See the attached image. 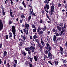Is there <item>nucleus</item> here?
<instances>
[{
    "instance_id": "obj_1",
    "label": "nucleus",
    "mask_w": 67,
    "mask_h": 67,
    "mask_svg": "<svg viewBox=\"0 0 67 67\" xmlns=\"http://www.w3.org/2000/svg\"><path fill=\"white\" fill-rule=\"evenodd\" d=\"M25 27L26 28V29H27V30H26L25 29H23V30L24 32L25 33H26V36H27V35L28 34V33H29V30H28V29H29V24H26V23H25Z\"/></svg>"
},
{
    "instance_id": "obj_2",
    "label": "nucleus",
    "mask_w": 67,
    "mask_h": 67,
    "mask_svg": "<svg viewBox=\"0 0 67 67\" xmlns=\"http://www.w3.org/2000/svg\"><path fill=\"white\" fill-rule=\"evenodd\" d=\"M12 32L13 33V36H14V38L15 39V36H16V35H15V34L16 33L15 32H16V30H15V26H13L12 27Z\"/></svg>"
},
{
    "instance_id": "obj_3",
    "label": "nucleus",
    "mask_w": 67,
    "mask_h": 67,
    "mask_svg": "<svg viewBox=\"0 0 67 67\" xmlns=\"http://www.w3.org/2000/svg\"><path fill=\"white\" fill-rule=\"evenodd\" d=\"M37 31L38 34L39 35H41L43 34V32L42 31V30L41 29V28H38L37 30Z\"/></svg>"
},
{
    "instance_id": "obj_4",
    "label": "nucleus",
    "mask_w": 67,
    "mask_h": 67,
    "mask_svg": "<svg viewBox=\"0 0 67 67\" xmlns=\"http://www.w3.org/2000/svg\"><path fill=\"white\" fill-rule=\"evenodd\" d=\"M3 23L2 21V20L0 19V31L2 30V29H3Z\"/></svg>"
},
{
    "instance_id": "obj_5",
    "label": "nucleus",
    "mask_w": 67,
    "mask_h": 67,
    "mask_svg": "<svg viewBox=\"0 0 67 67\" xmlns=\"http://www.w3.org/2000/svg\"><path fill=\"white\" fill-rule=\"evenodd\" d=\"M46 46H47V50L48 51H51V47L50 46L49 44L48 43L46 44Z\"/></svg>"
},
{
    "instance_id": "obj_6",
    "label": "nucleus",
    "mask_w": 67,
    "mask_h": 67,
    "mask_svg": "<svg viewBox=\"0 0 67 67\" xmlns=\"http://www.w3.org/2000/svg\"><path fill=\"white\" fill-rule=\"evenodd\" d=\"M40 42L42 44V45L43 46V47H45V43H44V41H43V40H42V38H41L40 40Z\"/></svg>"
},
{
    "instance_id": "obj_7",
    "label": "nucleus",
    "mask_w": 67,
    "mask_h": 67,
    "mask_svg": "<svg viewBox=\"0 0 67 67\" xmlns=\"http://www.w3.org/2000/svg\"><path fill=\"white\" fill-rule=\"evenodd\" d=\"M51 12H54V9H55V7H54V5H52V6H51Z\"/></svg>"
},
{
    "instance_id": "obj_8",
    "label": "nucleus",
    "mask_w": 67,
    "mask_h": 67,
    "mask_svg": "<svg viewBox=\"0 0 67 67\" xmlns=\"http://www.w3.org/2000/svg\"><path fill=\"white\" fill-rule=\"evenodd\" d=\"M44 9H47L48 10L49 9V5L48 4H46V6L44 7Z\"/></svg>"
},
{
    "instance_id": "obj_9",
    "label": "nucleus",
    "mask_w": 67,
    "mask_h": 67,
    "mask_svg": "<svg viewBox=\"0 0 67 67\" xmlns=\"http://www.w3.org/2000/svg\"><path fill=\"white\" fill-rule=\"evenodd\" d=\"M34 58L35 60V62H37L38 60V57L37 56H35L34 57Z\"/></svg>"
},
{
    "instance_id": "obj_10",
    "label": "nucleus",
    "mask_w": 67,
    "mask_h": 67,
    "mask_svg": "<svg viewBox=\"0 0 67 67\" xmlns=\"http://www.w3.org/2000/svg\"><path fill=\"white\" fill-rule=\"evenodd\" d=\"M3 57H5L7 55V52L6 51H4L3 53Z\"/></svg>"
},
{
    "instance_id": "obj_11",
    "label": "nucleus",
    "mask_w": 67,
    "mask_h": 67,
    "mask_svg": "<svg viewBox=\"0 0 67 67\" xmlns=\"http://www.w3.org/2000/svg\"><path fill=\"white\" fill-rule=\"evenodd\" d=\"M57 38V37L55 35H54L53 36V41L54 42H55V41L56 40Z\"/></svg>"
},
{
    "instance_id": "obj_12",
    "label": "nucleus",
    "mask_w": 67,
    "mask_h": 67,
    "mask_svg": "<svg viewBox=\"0 0 67 67\" xmlns=\"http://www.w3.org/2000/svg\"><path fill=\"white\" fill-rule=\"evenodd\" d=\"M9 37L10 38V37H12V33L11 32H9Z\"/></svg>"
},
{
    "instance_id": "obj_13",
    "label": "nucleus",
    "mask_w": 67,
    "mask_h": 67,
    "mask_svg": "<svg viewBox=\"0 0 67 67\" xmlns=\"http://www.w3.org/2000/svg\"><path fill=\"white\" fill-rule=\"evenodd\" d=\"M21 52L22 54H23L24 56H26V53H25L24 51H22Z\"/></svg>"
},
{
    "instance_id": "obj_14",
    "label": "nucleus",
    "mask_w": 67,
    "mask_h": 67,
    "mask_svg": "<svg viewBox=\"0 0 67 67\" xmlns=\"http://www.w3.org/2000/svg\"><path fill=\"white\" fill-rule=\"evenodd\" d=\"M52 54L51 53L50 51H48V57H52Z\"/></svg>"
},
{
    "instance_id": "obj_15",
    "label": "nucleus",
    "mask_w": 67,
    "mask_h": 67,
    "mask_svg": "<svg viewBox=\"0 0 67 67\" xmlns=\"http://www.w3.org/2000/svg\"><path fill=\"white\" fill-rule=\"evenodd\" d=\"M4 11V9H2V15H5V12Z\"/></svg>"
},
{
    "instance_id": "obj_16",
    "label": "nucleus",
    "mask_w": 67,
    "mask_h": 67,
    "mask_svg": "<svg viewBox=\"0 0 67 67\" xmlns=\"http://www.w3.org/2000/svg\"><path fill=\"white\" fill-rule=\"evenodd\" d=\"M60 40H61V38L60 37L58 38L56 41V42L57 43V42H59L60 41Z\"/></svg>"
},
{
    "instance_id": "obj_17",
    "label": "nucleus",
    "mask_w": 67,
    "mask_h": 67,
    "mask_svg": "<svg viewBox=\"0 0 67 67\" xmlns=\"http://www.w3.org/2000/svg\"><path fill=\"white\" fill-rule=\"evenodd\" d=\"M44 2L45 3L48 4V3H49V2H48V0H46L44 1Z\"/></svg>"
},
{
    "instance_id": "obj_18",
    "label": "nucleus",
    "mask_w": 67,
    "mask_h": 67,
    "mask_svg": "<svg viewBox=\"0 0 67 67\" xmlns=\"http://www.w3.org/2000/svg\"><path fill=\"white\" fill-rule=\"evenodd\" d=\"M22 4L24 5V8H26V5H25V3H24V1H23L22 2Z\"/></svg>"
},
{
    "instance_id": "obj_19",
    "label": "nucleus",
    "mask_w": 67,
    "mask_h": 67,
    "mask_svg": "<svg viewBox=\"0 0 67 67\" xmlns=\"http://www.w3.org/2000/svg\"><path fill=\"white\" fill-rule=\"evenodd\" d=\"M10 15L12 18H13L14 17V15L12 14V12H10Z\"/></svg>"
},
{
    "instance_id": "obj_20",
    "label": "nucleus",
    "mask_w": 67,
    "mask_h": 67,
    "mask_svg": "<svg viewBox=\"0 0 67 67\" xmlns=\"http://www.w3.org/2000/svg\"><path fill=\"white\" fill-rule=\"evenodd\" d=\"M57 27L58 30H60H60H62V28L60 27L59 26H57Z\"/></svg>"
},
{
    "instance_id": "obj_21",
    "label": "nucleus",
    "mask_w": 67,
    "mask_h": 67,
    "mask_svg": "<svg viewBox=\"0 0 67 67\" xmlns=\"http://www.w3.org/2000/svg\"><path fill=\"white\" fill-rule=\"evenodd\" d=\"M55 64L56 65H58V62L56 61H54Z\"/></svg>"
},
{
    "instance_id": "obj_22",
    "label": "nucleus",
    "mask_w": 67,
    "mask_h": 67,
    "mask_svg": "<svg viewBox=\"0 0 67 67\" xmlns=\"http://www.w3.org/2000/svg\"><path fill=\"white\" fill-rule=\"evenodd\" d=\"M35 41L38 43V44H39V40L37 39H35Z\"/></svg>"
},
{
    "instance_id": "obj_23",
    "label": "nucleus",
    "mask_w": 67,
    "mask_h": 67,
    "mask_svg": "<svg viewBox=\"0 0 67 67\" xmlns=\"http://www.w3.org/2000/svg\"><path fill=\"white\" fill-rule=\"evenodd\" d=\"M39 47H40V49H41V50L43 48V47H44V46H42L41 45H40V46H39Z\"/></svg>"
},
{
    "instance_id": "obj_24",
    "label": "nucleus",
    "mask_w": 67,
    "mask_h": 67,
    "mask_svg": "<svg viewBox=\"0 0 67 67\" xmlns=\"http://www.w3.org/2000/svg\"><path fill=\"white\" fill-rule=\"evenodd\" d=\"M25 50H26V51H29L30 50V48L29 47H27V48H25Z\"/></svg>"
},
{
    "instance_id": "obj_25",
    "label": "nucleus",
    "mask_w": 67,
    "mask_h": 67,
    "mask_svg": "<svg viewBox=\"0 0 67 67\" xmlns=\"http://www.w3.org/2000/svg\"><path fill=\"white\" fill-rule=\"evenodd\" d=\"M29 64H30V62L29 61H26L25 62V65H28Z\"/></svg>"
},
{
    "instance_id": "obj_26",
    "label": "nucleus",
    "mask_w": 67,
    "mask_h": 67,
    "mask_svg": "<svg viewBox=\"0 0 67 67\" xmlns=\"http://www.w3.org/2000/svg\"><path fill=\"white\" fill-rule=\"evenodd\" d=\"M54 34H55L56 36H58L59 35V34L57 32H55L54 33Z\"/></svg>"
},
{
    "instance_id": "obj_27",
    "label": "nucleus",
    "mask_w": 67,
    "mask_h": 67,
    "mask_svg": "<svg viewBox=\"0 0 67 67\" xmlns=\"http://www.w3.org/2000/svg\"><path fill=\"white\" fill-rule=\"evenodd\" d=\"M28 54L29 55H30V54H31V53H32V51L31 50H29L28 51Z\"/></svg>"
},
{
    "instance_id": "obj_28",
    "label": "nucleus",
    "mask_w": 67,
    "mask_h": 67,
    "mask_svg": "<svg viewBox=\"0 0 67 67\" xmlns=\"http://www.w3.org/2000/svg\"><path fill=\"white\" fill-rule=\"evenodd\" d=\"M31 26L34 29L35 27V25H34V24H31Z\"/></svg>"
},
{
    "instance_id": "obj_29",
    "label": "nucleus",
    "mask_w": 67,
    "mask_h": 67,
    "mask_svg": "<svg viewBox=\"0 0 67 67\" xmlns=\"http://www.w3.org/2000/svg\"><path fill=\"white\" fill-rule=\"evenodd\" d=\"M59 25L60 26H61V27H62V26H63L64 25V24H63L62 23H60L59 24Z\"/></svg>"
},
{
    "instance_id": "obj_30",
    "label": "nucleus",
    "mask_w": 67,
    "mask_h": 67,
    "mask_svg": "<svg viewBox=\"0 0 67 67\" xmlns=\"http://www.w3.org/2000/svg\"><path fill=\"white\" fill-rule=\"evenodd\" d=\"M31 19V16L30 15L29 16L28 18V21H30Z\"/></svg>"
},
{
    "instance_id": "obj_31",
    "label": "nucleus",
    "mask_w": 67,
    "mask_h": 67,
    "mask_svg": "<svg viewBox=\"0 0 67 67\" xmlns=\"http://www.w3.org/2000/svg\"><path fill=\"white\" fill-rule=\"evenodd\" d=\"M21 19H23V18H25V16L23 15H22L21 16Z\"/></svg>"
},
{
    "instance_id": "obj_32",
    "label": "nucleus",
    "mask_w": 67,
    "mask_h": 67,
    "mask_svg": "<svg viewBox=\"0 0 67 67\" xmlns=\"http://www.w3.org/2000/svg\"><path fill=\"white\" fill-rule=\"evenodd\" d=\"M19 9L20 10H23V7L22 6H20L19 7Z\"/></svg>"
},
{
    "instance_id": "obj_33",
    "label": "nucleus",
    "mask_w": 67,
    "mask_h": 67,
    "mask_svg": "<svg viewBox=\"0 0 67 67\" xmlns=\"http://www.w3.org/2000/svg\"><path fill=\"white\" fill-rule=\"evenodd\" d=\"M63 63H65V64H66V63H67V61L66 60H63Z\"/></svg>"
},
{
    "instance_id": "obj_34",
    "label": "nucleus",
    "mask_w": 67,
    "mask_h": 67,
    "mask_svg": "<svg viewBox=\"0 0 67 67\" xmlns=\"http://www.w3.org/2000/svg\"><path fill=\"white\" fill-rule=\"evenodd\" d=\"M46 29V27L45 26L42 29L43 31H45Z\"/></svg>"
},
{
    "instance_id": "obj_35",
    "label": "nucleus",
    "mask_w": 67,
    "mask_h": 67,
    "mask_svg": "<svg viewBox=\"0 0 67 67\" xmlns=\"http://www.w3.org/2000/svg\"><path fill=\"white\" fill-rule=\"evenodd\" d=\"M36 28H35V29H34L33 30V32H36Z\"/></svg>"
},
{
    "instance_id": "obj_36",
    "label": "nucleus",
    "mask_w": 67,
    "mask_h": 67,
    "mask_svg": "<svg viewBox=\"0 0 67 67\" xmlns=\"http://www.w3.org/2000/svg\"><path fill=\"white\" fill-rule=\"evenodd\" d=\"M30 50H33V46H31L30 48Z\"/></svg>"
},
{
    "instance_id": "obj_37",
    "label": "nucleus",
    "mask_w": 67,
    "mask_h": 67,
    "mask_svg": "<svg viewBox=\"0 0 67 67\" xmlns=\"http://www.w3.org/2000/svg\"><path fill=\"white\" fill-rule=\"evenodd\" d=\"M60 51H63V48L62 47H60Z\"/></svg>"
},
{
    "instance_id": "obj_38",
    "label": "nucleus",
    "mask_w": 67,
    "mask_h": 67,
    "mask_svg": "<svg viewBox=\"0 0 67 67\" xmlns=\"http://www.w3.org/2000/svg\"><path fill=\"white\" fill-rule=\"evenodd\" d=\"M34 38L36 39L37 38V36L36 35H35L33 36Z\"/></svg>"
},
{
    "instance_id": "obj_39",
    "label": "nucleus",
    "mask_w": 67,
    "mask_h": 67,
    "mask_svg": "<svg viewBox=\"0 0 67 67\" xmlns=\"http://www.w3.org/2000/svg\"><path fill=\"white\" fill-rule=\"evenodd\" d=\"M9 24H12V21L10 20H9Z\"/></svg>"
},
{
    "instance_id": "obj_40",
    "label": "nucleus",
    "mask_w": 67,
    "mask_h": 67,
    "mask_svg": "<svg viewBox=\"0 0 67 67\" xmlns=\"http://www.w3.org/2000/svg\"><path fill=\"white\" fill-rule=\"evenodd\" d=\"M59 34L60 36H62V34H63V32H61L60 33H59Z\"/></svg>"
},
{
    "instance_id": "obj_41",
    "label": "nucleus",
    "mask_w": 67,
    "mask_h": 67,
    "mask_svg": "<svg viewBox=\"0 0 67 67\" xmlns=\"http://www.w3.org/2000/svg\"><path fill=\"white\" fill-rule=\"evenodd\" d=\"M44 53L46 54H47V53H48V51H47L46 50L45 51H44Z\"/></svg>"
},
{
    "instance_id": "obj_42",
    "label": "nucleus",
    "mask_w": 67,
    "mask_h": 67,
    "mask_svg": "<svg viewBox=\"0 0 67 67\" xmlns=\"http://www.w3.org/2000/svg\"><path fill=\"white\" fill-rule=\"evenodd\" d=\"M34 49H35V47H33V49L32 50V52H34Z\"/></svg>"
},
{
    "instance_id": "obj_43",
    "label": "nucleus",
    "mask_w": 67,
    "mask_h": 67,
    "mask_svg": "<svg viewBox=\"0 0 67 67\" xmlns=\"http://www.w3.org/2000/svg\"><path fill=\"white\" fill-rule=\"evenodd\" d=\"M60 53L62 55H63V51H60Z\"/></svg>"
},
{
    "instance_id": "obj_44",
    "label": "nucleus",
    "mask_w": 67,
    "mask_h": 67,
    "mask_svg": "<svg viewBox=\"0 0 67 67\" xmlns=\"http://www.w3.org/2000/svg\"><path fill=\"white\" fill-rule=\"evenodd\" d=\"M30 15H32V10H30Z\"/></svg>"
},
{
    "instance_id": "obj_45",
    "label": "nucleus",
    "mask_w": 67,
    "mask_h": 67,
    "mask_svg": "<svg viewBox=\"0 0 67 67\" xmlns=\"http://www.w3.org/2000/svg\"><path fill=\"white\" fill-rule=\"evenodd\" d=\"M14 61L15 64H17V60L15 59L14 60Z\"/></svg>"
},
{
    "instance_id": "obj_46",
    "label": "nucleus",
    "mask_w": 67,
    "mask_h": 67,
    "mask_svg": "<svg viewBox=\"0 0 67 67\" xmlns=\"http://www.w3.org/2000/svg\"><path fill=\"white\" fill-rule=\"evenodd\" d=\"M61 32H62V33H63V32H65V30L64 29H62V31H61Z\"/></svg>"
},
{
    "instance_id": "obj_47",
    "label": "nucleus",
    "mask_w": 67,
    "mask_h": 67,
    "mask_svg": "<svg viewBox=\"0 0 67 67\" xmlns=\"http://www.w3.org/2000/svg\"><path fill=\"white\" fill-rule=\"evenodd\" d=\"M23 43H22V42H20V44H19V45L20 46H22V45H23Z\"/></svg>"
},
{
    "instance_id": "obj_48",
    "label": "nucleus",
    "mask_w": 67,
    "mask_h": 67,
    "mask_svg": "<svg viewBox=\"0 0 67 67\" xmlns=\"http://www.w3.org/2000/svg\"><path fill=\"white\" fill-rule=\"evenodd\" d=\"M52 31L53 32H56V30L54 29H53L52 30Z\"/></svg>"
},
{
    "instance_id": "obj_49",
    "label": "nucleus",
    "mask_w": 67,
    "mask_h": 67,
    "mask_svg": "<svg viewBox=\"0 0 67 67\" xmlns=\"http://www.w3.org/2000/svg\"><path fill=\"white\" fill-rule=\"evenodd\" d=\"M61 5H62V4L60 3H59L58 5V7H61Z\"/></svg>"
},
{
    "instance_id": "obj_50",
    "label": "nucleus",
    "mask_w": 67,
    "mask_h": 67,
    "mask_svg": "<svg viewBox=\"0 0 67 67\" xmlns=\"http://www.w3.org/2000/svg\"><path fill=\"white\" fill-rule=\"evenodd\" d=\"M44 9L45 10L46 12H47V13H48V10H47V9Z\"/></svg>"
},
{
    "instance_id": "obj_51",
    "label": "nucleus",
    "mask_w": 67,
    "mask_h": 67,
    "mask_svg": "<svg viewBox=\"0 0 67 67\" xmlns=\"http://www.w3.org/2000/svg\"><path fill=\"white\" fill-rule=\"evenodd\" d=\"M6 39H8V35H7L6 36Z\"/></svg>"
},
{
    "instance_id": "obj_52",
    "label": "nucleus",
    "mask_w": 67,
    "mask_h": 67,
    "mask_svg": "<svg viewBox=\"0 0 67 67\" xmlns=\"http://www.w3.org/2000/svg\"><path fill=\"white\" fill-rule=\"evenodd\" d=\"M23 19H22V20H20V23H22L23 22Z\"/></svg>"
},
{
    "instance_id": "obj_53",
    "label": "nucleus",
    "mask_w": 67,
    "mask_h": 67,
    "mask_svg": "<svg viewBox=\"0 0 67 67\" xmlns=\"http://www.w3.org/2000/svg\"><path fill=\"white\" fill-rule=\"evenodd\" d=\"M24 35H21V38H23L24 37Z\"/></svg>"
},
{
    "instance_id": "obj_54",
    "label": "nucleus",
    "mask_w": 67,
    "mask_h": 67,
    "mask_svg": "<svg viewBox=\"0 0 67 67\" xmlns=\"http://www.w3.org/2000/svg\"><path fill=\"white\" fill-rule=\"evenodd\" d=\"M65 45L66 47L67 48V42H66L65 43Z\"/></svg>"
},
{
    "instance_id": "obj_55",
    "label": "nucleus",
    "mask_w": 67,
    "mask_h": 67,
    "mask_svg": "<svg viewBox=\"0 0 67 67\" xmlns=\"http://www.w3.org/2000/svg\"><path fill=\"white\" fill-rule=\"evenodd\" d=\"M23 37V39L24 40H26V37H25V36H24Z\"/></svg>"
},
{
    "instance_id": "obj_56",
    "label": "nucleus",
    "mask_w": 67,
    "mask_h": 67,
    "mask_svg": "<svg viewBox=\"0 0 67 67\" xmlns=\"http://www.w3.org/2000/svg\"><path fill=\"white\" fill-rule=\"evenodd\" d=\"M21 33L22 34H23V31H22V30H20Z\"/></svg>"
},
{
    "instance_id": "obj_57",
    "label": "nucleus",
    "mask_w": 67,
    "mask_h": 67,
    "mask_svg": "<svg viewBox=\"0 0 67 67\" xmlns=\"http://www.w3.org/2000/svg\"><path fill=\"white\" fill-rule=\"evenodd\" d=\"M32 66H33V65H32V64H30V67H32Z\"/></svg>"
},
{
    "instance_id": "obj_58",
    "label": "nucleus",
    "mask_w": 67,
    "mask_h": 67,
    "mask_svg": "<svg viewBox=\"0 0 67 67\" xmlns=\"http://www.w3.org/2000/svg\"><path fill=\"white\" fill-rule=\"evenodd\" d=\"M14 67H15L16 66V64H14L13 65Z\"/></svg>"
},
{
    "instance_id": "obj_59",
    "label": "nucleus",
    "mask_w": 67,
    "mask_h": 67,
    "mask_svg": "<svg viewBox=\"0 0 67 67\" xmlns=\"http://www.w3.org/2000/svg\"><path fill=\"white\" fill-rule=\"evenodd\" d=\"M32 15H34V16H36V15L35 14V13H32Z\"/></svg>"
},
{
    "instance_id": "obj_60",
    "label": "nucleus",
    "mask_w": 67,
    "mask_h": 67,
    "mask_svg": "<svg viewBox=\"0 0 67 67\" xmlns=\"http://www.w3.org/2000/svg\"><path fill=\"white\" fill-rule=\"evenodd\" d=\"M30 60L31 62H32V60H33V59H32V58H30Z\"/></svg>"
},
{
    "instance_id": "obj_61",
    "label": "nucleus",
    "mask_w": 67,
    "mask_h": 67,
    "mask_svg": "<svg viewBox=\"0 0 67 67\" xmlns=\"http://www.w3.org/2000/svg\"><path fill=\"white\" fill-rule=\"evenodd\" d=\"M7 66L8 67H10V64L9 63H8L7 64Z\"/></svg>"
},
{
    "instance_id": "obj_62",
    "label": "nucleus",
    "mask_w": 67,
    "mask_h": 67,
    "mask_svg": "<svg viewBox=\"0 0 67 67\" xmlns=\"http://www.w3.org/2000/svg\"><path fill=\"white\" fill-rule=\"evenodd\" d=\"M40 51L41 52V53H43V51L42 50V49H40Z\"/></svg>"
},
{
    "instance_id": "obj_63",
    "label": "nucleus",
    "mask_w": 67,
    "mask_h": 67,
    "mask_svg": "<svg viewBox=\"0 0 67 67\" xmlns=\"http://www.w3.org/2000/svg\"><path fill=\"white\" fill-rule=\"evenodd\" d=\"M6 63H7V61L6 60L4 61V64H6Z\"/></svg>"
},
{
    "instance_id": "obj_64",
    "label": "nucleus",
    "mask_w": 67,
    "mask_h": 67,
    "mask_svg": "<svg viewBox=\"0 0 67 67\" xmlns=\"http://www.w3.org/2000/svg\"><path fill=\"white\" fill-rule=\"evenodd\" d=\"M19 18H17L16 19V21H19Z\"/></svg>"
}]
</instances>
